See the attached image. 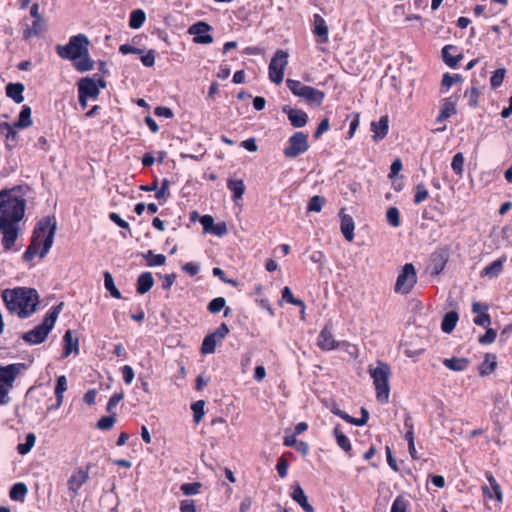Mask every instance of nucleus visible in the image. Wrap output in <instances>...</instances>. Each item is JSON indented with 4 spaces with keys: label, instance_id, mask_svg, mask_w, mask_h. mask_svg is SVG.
<instances>
[{
    "label": "nucleus",
    "instance_id": "nucleus-17",
    "mask_svg": "<svg viewBox=\"0 0 512 512\" xmlns=\"http://www.w3.org/2000/svg\"><path fill=\"white\" fill-rule=\"evenodd\" d=\"M389 119L387 115L382 116L379 121L371 123V131L373 132L374 141L382 140L388 133Z\"/></svg>",
    "mask_w": 512,
    "mask_h": 512
},
{
    "label": "nucleus",
    "instance_id": "nucleus-49",
    "mask_svg": "<svg viewBox=\"0 0 512 512\" xmlns=\"http://www.w3.org/2000/svg\"><path fill=\"white\" fill-rule=\"evenodd\" d=\"M506 70L504 68L497 69L490 78L492 88H498L502 85Z\"/></svg>",
    "mask_w": 512,
    "mask_h": 512
},
{
    "label": "nucleus",
    "instance_id": "nucleus-21",
    "mask_svg": "<svg viewBox=\"0 0 512 512\" xmlns=\"http://www.w3.org/2000/svg\"><path fill=\"white\" fill-rule=\"evenodd\" d=\"M64 341V350L63 357H68L70 354H78L79 353V340L77 337H73V332L71 330H67L63 336Z\"/></svg>",
    "mask_w": 512,
    "mask_h": 512
},
{
    "label": "nucleus",
    "instance_id": "nucleus-46",
    "mask_svg": "<svg viewBox=\"0 0 512 512\" xmlns=\"http://www.w3.org/2000/svg\"><path fill=\"white\" fill-rule=\"evenodd\" d=\"M326 203V199L322 196H313L308 203V211L320 212L323 205Z\"/></svg>",
    "mask_w": 512,
    "mask_h": 512
},
{
    "label": "nucleus",
    "instance_id": "nucleus-54",
    "mask_svg": "<svg viewBox=\"0 0 512 512\" xmlns=\"http://www.w3.org/2000/svg\"><path fill=\"white\" fill-rule=\"evenodd\" d=\"M169 186H170L169 180L166 178L163 179L160 189L156 190L155 197L159 200L160 199L166 200L170 196Z\"/></svg>",
    "mask_w": 512,
    "mask_h": 512
},
{
    "label": "nucleus",
    "instance_id": "nucleus-63",
    "mask_svg": "<svg viewBox=\"0 0 512 512\" xmlns=\"http://www.w3.org/2000/svg\"><path fill=\"white\" fill-rule=\"evenodd\" d=\"M109 219L123 229H129V223L122 219L119 214L112 212L109 214Z\"/></svg>",
    "mask_w": 512,
    "mask_h": 512
},
{
    "label": "nucleus",
    "instance_id": "nucleus-11",
    "mask_svg": "<svg viewBox=\"0 0 512 512\" xmlns=\"http://www.w3.org/2000/svg\"><path fill=\"white\" fill-rule=\"evenodd\" d=\"M229 333V328L226 323H222L214 332L205 336L201 352L203 354H211L215 351L216 346L222 342V340Z\"/></svg>",
    "mask_w": 512,
    "mask_h": 512
},
{
    "label": "nucleus",
    "instance_id": "nucleus-52",
    "mask_svg": "<svg viewBox=\"0 0 512 512\" xmlns=\"http://www.w3.org/2000/svg\"><path fill=\"white\" fill-rule=\"evenodd\" d=\"M429 196L428 190L425 188L424 184L421 182L416 186V193L414 195V203L420 204L425 201Z\"/></svg>",
    "mask_w": 512,
    "mask_h": 512
},
{
    "label": "nucleus",
    "instance_id": "nucleus-3",
    "mask_svg": "<svg viewBox=\"0 0 512 512\" xmlns=\"http://www.w3.org/2000/svg\"><path fill=\"white\" fill-rule=\"evenodd\" d=\"M2 299L6 308L22 319L35 313L39 304L38 292L28 287L5 289L2 291Z\"/></svg>",
    "mask_w": 512,
    "mask_h": 512
},
{
    "label": "nucleus",
    "instance_id": "nucleus-29",
    "mask_svg": "<svg viewBox=\"0 0 512 512\" xmlns=\"http://www.w3.org/2000/svg\"><path fill=\"white\" fill-rule=\"evenodd\" d=\"M15 124L11 125L7 122H3L0 124L1 133H5L7 146L12 147L18 140V134L16 131Z\"/></svg>",
    "mask_w": 512,
    "mask_h": 512
},
{
    "label": "nucleus",
    "instance_id": "nucleus-12",
    "mask_svg": "<svg viewBox=\"0 0 512 512\" xmlns=\"http://www.w3.org/2000/svg\"><path fill=\"white\" fill-rule=\"evenodd\" d=\"M211 26L206 22L199 21L189 27L188 33L194 35L193 41L197 44H210L213 42V36L208 34Z\"/></svg>",
    "mask_w": 512,
    "mask_h": 512
},
{
    "label": "nucleus",
    "instance_id": "nucleus-36",
    "mask_svg": "<svg viewBox=\"0 0 512 512\" xmlns=\"http://www.w3.org/2000/svg\"><path fill=\"white\" fill-rule=\"evenodd\" d=\"M104 286L109 291L112 297L120 299L121 293L114 283L113 276L110 272H104Z\"/></svg>",
    "mask_w": 512,
    "mask_h": 512
},
{
    "label": "nucleus",
    "instance_id": "nucleus-60",
    "mask_svg": "<svg viewBox=\"0 0 512 512\" xmlns=\"http://www.w3.org/2000/svg\"><path fill=\"white\" fill-rule=\"evenodd\" d=\"M276 469L281 478H284L287 476L288 462L284 456H281L279 458Z\"/></svg>",
    "mask_w": 512,
    "mask_h": 512
},
{
    "label": "nucleus",
    "instance_id": "nucleus-25",
    "mask_svg": "<svg viewBox=\"0 0 512 512\" xmlns=\"http://www.w3.org/2000/svg\"><path fill=\"white\" fill-rule=\"evenodd\" d=\"M505 261H506L505 258H500V259L493 261L492 263L487 265L481 271V276H483V277L485 276V277H489V278H495V277L499 276L501 274V272L503 271V266H504Z\"/></svg>",
    "mask_w": 512,
    "mask_h": 512
},
{
    "label": "nucleus",
    "instance_id": "nucleus-15",
    "mask_svg": "<svg viewBox=\"0 0 512 512\" xmlns=\"http://www.w3.org/2000/svg\"><path fill=\"white\" fill-rule=\"evenodd\" d=\"M282 111L287 115L291 125L295 128L304 127L308 122V115L302 110L284 106Z\"/></svg>",
    "mask_w": 512,
    "mask_h": 512
},
{
    "label": "nucleus",
    "instance_id": "nucleus-62",
    "mask_svg": "<svg viewBox=\"0 0 512 512\" xmlns=\"http://www.w3.org/2000/svg\"><path fill=\"white\" fill-rule=\"evenodd\" d=\"M141 62L146 67H152L155 64V51L149 50L141 57Z\"/></svg>",
    "mask_w": 512,
    "mask_h": 512
},
{
    "label": "nucleus",
    "instance_id": "nucleus-18",
    "mask_svg": "<svg viewBox=\"0 0 512 512\" xmlns=\"http://www.w3.org/2000/svg\"><path fill=\"white\" fill-rule=\"evenodd\" d=\"M340 218H341V232L344 238L351 242L354 239V229L355 223L353 218L350 215L344 214V209L340 210Z\"/></svg>",
    "mask_w": 512,
    "mask_h": 512
},
{
    "label": "nucleus",
    "instance_id": "nucleus-58",
    "mask_svg": "<svg viewBox=\"0 0 512 512\" xmlns=\"http://www.w3.org/2000/svg\"><path fill=\"white\" fill-rule=\"evenodd\" d=\"M210 233L216 236H224L228 233V228L225 222H219L217 224L214 223Z\"/></svg>",
    "mask_w": 512,
    "mask_h": 512
},
{
    "label": "nucleus",
    "instance_id": "nucleus-50",
    "mask_svg": "<svg viewBox=\"0 0 512 512\" xmlns=\"http://www.w3.org/2000/svg\"><path fill=\"white\" fill-rule=\"evenodd\" d=\"M202 487V484L200 482H194V483H184L181 485L180 489L181 491L187 495H195L200 492V489Z\"/></svg>",
    "mask_w": 512,
    "mask_h": 512
},
{
    "label": "nucleus",
    "instance_id": "nucleus-53",
    "mask_svg": "<svg viewBox=\"0 0 512 512\" xmlns=\"http://www.w3.org/2000/svg\"><path fill=\"white\" fill-rule=\"evenodd\" d=\"M123 398H124L123 392H117V393L113 394L108 401V404L106 406V411L109 414L115 413L114 410H115L116 406L118 405V403L120 401L123 400Z\"/></svg>",
    "mask_w": 512,
    "mask_h": 512
},
{
    "label": "nucleus",
    "instance_id": "nucleus-26",
    "mask_svg": "<svg viewBox=\"0 0 512 512\" xmlns=\"http://www.w3.org/2000/svg\"><path fill=\"white\" fill-rule=\"evenodd\" d=\"M227 188L232 192L235 203L243 197L246 189L244 181L241 179H228Z\"/></svg>",
    "mask_w": 512,
    "mask_h": 512
},
{
    "label": "nucleus",
    "instance_id": "nucleus-47",
    "mask_svg": "<svg viewBox=\"0 0 512 512\" xmlns=\"http://www.w3.org/2000/svg\"><path fill=\"white\" fill-rule=\"evenodd\" d=\"M204 406H205V402L203 400L196 401L191 406V408L193 410L194 421L197 424L202 420V418L204 416Z\"/></svg>",
    "mask_w": 512,
    "mask_h": 512
},
{
    "label": "nucleus",
    "instance_id": "nucleus-48",
    "mask_svg": "<svg viewBox=\"0 0 512 512\" xmlns=\"http://www.w3.org/2000/svg\"><path fill=\"white\" fill-rule=\"evenodd\" d=\"M480 95V91L477 87L474 85L471 87L470 90H467L464 94L466 98H468V104L470 107H477L478 106V98Z\"/></svg>",
    "mask_w": 512,
    "mask_h": 512
},
{
    "label": "nucleus",
    "instance_id": "nucleus-33",
    "mask_svg": "<svg viewBox=\"0 0 512 512\" xmlns=\"http://www.w3.org/2000/svg\"><path fill=\"white\" fill-rule=\"evenodd\" d=\"M27 492L28 488L26 484L23 482H18L11 487L9 496L14 501H23Z\"/></svg>",
    "mask_w": 512,
    "mask_h": 512
},
{
    "label": "nucleus",
    "instance_id": "nucleus-27",
    "mask_svg": "<svg viewBox=\"0 0 512 512\" xmlns=\"http://www.w3.org/2000/svg\"><path fill=\"white\" fill-rule=\"evenodd\" d=\"M454 114H456V104L451 100V98H447L441 105L440 113L435 122H444Z\"/></svg>",
    "mask_w": 512,
    "mask_h": 512
},
{
    "label": "nucleus",
    "instance_id": "nucleus-44",
    "mask_svg": "<svg viewBox=\"0 0 512 512\" xmlns=\"http://www.w3.org/2000/svg\"><path fill=\"white\" fill-rule=\"evenodd\" d=\"M451 167L455 174L461 176L463 174L464 156L461 152L456 153L452 159Z\"/></svg>",
    "mask_w": 512,
    "mask_h": 512
},
{
    "label": "nucleus",
    "instance_id": "nucleus-16",
    "mask_svg": "<svg viewBox=\"0 0 512 512\" xmlns=\"http://www.w3.org/2000/svg\"><path fill=\"white\" fill-rule=\"evenodd\" d=\"M99 93V86L94 79L85 77L78 82V94H82L87 98L96 99L99 96Z\"/></svg>",
    "mask_w": 512,
    "mask_h": 512
},
{
    "label": "nucleus",
    "instance_id": "nucleus-1",
    "mask_svg": "<svg viewBox=\"0 0 512 512\" xmlns=\"http://www.w3.org/2000/svg\"><path fill=\"white\" fill-rule=\"evenodd\" d=\"M26 201L10 191H0V233L4 250H11L20 232L19 223L25 214Z\"/></svg>",
    "mask_w": 512,
    "mask_h": 512
},
{
    "label": "nucleus",
    "instance_id": "nucleus-23",
    "mask_svg": "<svg viewBox=\"0 0 512 512\" xmlns=\"http://www.w3.org/2000/svg\"><path fill=\"white\" fill-rule=\"evenodd\" d=\"M154 285V279L151 272H143L138 276L136 291L139 294L147 293Z\"/></svg>",
    "mask_w": 512,
    "mask_h": 512
},
{
    "label": "nucleus",
    "instance_id": "nucleus-9",
    "mask_svg": "<svg viewBox=\"0 0 512 512\" xmlns=\"http://www.w3.org/2000/svg\"><path fill=\"white\" fill-rule=\"evenodd\" d=\"M289 145L284 148L283 154L287 158H296L309 149L308 135L304 132H295L288 140Z\"/></svg>",
    "mask_w": 512,
    "mask_h": 512
},
{
    "label": "nucleus",
    "instance_id": "nucleus-45",
    "mask_svg": "<svg viewBox=\"0 0 512 512\" xmlns=\"http://www.w3.org/2000/svg\"><path fill=\"white\" fill-rule=\"evenodd\" d=\"M461 81H462V76L460 74H452L451 75L449 73H445L443 75L441 85H442V88H446L448 90L453 84L459 83Z\"/></svg>",
    "mask_w": 512,
    "mask_h": 512
},
{
    "label": "nucleus",
    "instance_id": "nucleus-30",
    "mask_svg": "<svg viewBox=\"0 0 512 512\" xmlns=\"http://www.w3.org/2000/svg\"><path fill=\"white\" fill-rule=\"evenodd\" d=\"M32 111L31 108L27 105H24L22 107V110L20 111L18 120L14 123L15 127L19 129L28 128L32 125V117H31Z\"/></svg>",
    "mask_w": 512,
    "mask_h": 512
},
{
    "label": "nucleus",
    "instance_id": "nucleus-38",
    "mask_svg": "<svg viewBox=\"0 0 512 512\" xmlns=\"http://www.w3.org/2000/svg\"><path fill=\"white\" fill-rule=\"evenodd\" d=\"M36 436L33 433H28L26 435L25 443H21L17 446V451L21 455L27 454L35 445Z\"/></svg>",
    "mask_w": 512,
    "mask_h": 512
},
{
    "label": "nucleus",
    "instance_id": "nucleus-28",
    "mask_svg": "<svg viewBox=\"0 0 512 512\" xmlns=\"http://www.w3.org/2000/svg\"><path fill=\"white\" fill-rule=\"evenodd\" d=\"M24 89L25 88L22 83H9L6 86V95L13 99L16 103L20 104L24 101Z\"/></svg>",
    "mask_w": 512,
    "mask_h": 512
},
{
    "label": "nucleus",
    "instance_id": "nucleus-8",
    "mask_svg": "<svg viewBox=\"0 0 512 512\" xmlns=\"http://www.w3.org/2000/svg\"><path fill=\"white\" fill-rule=\"evenodd\" d=\"M416 283V269L412 263H406L397 277L395 292L408 294L411 292Z\"/></svg>",
    "mask_w": 512,
    "mask_h": 512
},
{
    "label": "nucleus",
    "instance_id": "nucleus-6",
    "mask_svg": "<svg viewBox=\"0 0 512 512\" xmlns=\"http://www.w3.org/2000/svg\"><path fill=\"white\" fill-rule=\"evenodd\" d=\"M368 372L373 379L378 402L387 403L390 395V366L384 362L378 361L376 367L372 365L369 366Z\"/></svg>",
    "mask_w": 512,
    "mask_h": 512
},
{
    "label": "nucleus",
    "instance_id": "nucleus-51",
    "mask_svg": "<svg viewBox=\"0 0 512 512\" xmlns=\"http://www.w3.org/2000/svg\"><path fill=\"white\" fill-rule=\"evenodd\" d=\"M226 305V300L223 297L214 298L208 304V311L216 314L219 313Z\"/></svg>",
    "mask_w": 512,
    "mask_h": 512
},
{
    "label": "nucleus",
    "instance_id": "nucleus-13",
    "mask_svg": "<svg viewBox=\"0 0 512 512\" xmlns=\"http://www.w3.org/2000/svg\"><path fill=\"white\" fill-rule=\"evenodd\" d=\"M89 468H90V465H88L85 470L78 469L68 479V489H69L72 497H76L78 495V490L80 489V487L88 481Z\"/></svg>",
    "mask_w": 512,
    "mask_h": 512
},
{
    "label": "nucleus",
    "instance_id": "nucleus-20",
    "mask_svg": "<svg viewBox=\"0 0 512 512\" xmlns=\"http://www.w3.org/2000/svg\"><path fill=\"white\" fill-rule=\"evenodd\" d=\"M318 346L322 350H333L338 346V343L335 341L333 334L328 326H325L318 337Z\"/></svg>",
    "mask_w": 512,
    "mask_h": 512
},
{
    "label": "nucleus",
    "instance_id": "nucleus-61",
    "mask_svg": "<svg viewBox=\"0 0 512 512\" xmlns=\"http://www.w3.org/2000/svg\"><path fill=\"white\" fill-rule=\"evenodd\" d=\"M200 223L203 226V230L205 233H210L213 225H214V219L211 215H204L200 219Z\"/></svg>",
    "mask_w": 512,
    "mask_h": 512
},
{
    "label": "nucleus",
    "instance_id": "nucleus-22",
    "mask_svg": "<svg viewBox=\"0 0 512 512\" xmlns=\"http://www.w3.org/2000/svg\"><path fill=\"white\" fill-rule=\"evenodd\" d=\"M291 497L305 512H315L313 506L308 502L307 496L300 485H295L293 487Z\"/></svg>",
    "mask_w": 512,
    "mask_h": 512
},
{
    "label": "nucleus",
    "instance_id": "nucleus-41",
    "mask_svg": "<svg viewBox=\"0 0 512 512\" xmlns=\"http://www.w3.org/2000/svg\"><path fill=\"white\" fill-rule=\"evenodd\" d=\"M67 390V379L64 375H61L57 378L56 387H55V395L56 398H59V402L63 403L64 392Z\"/></svg>",
    "mask_w": 512,
    "mask_h": 512
},
{
    "label": "nucleus",
    "instance_id": "nucleus-14",
    "mask_svg": "<svg viewBox=\"0 0 512 512\" xmlns=\"http://www.w3.org/2000/svg\"><path fill=\"white\" fill-rule=\"evenodd\" d=\"M23 368L24 364H10L7 366H0V383L6 385L9 388H12L13 382Z\"/></svg>",
    "mask_w": 512,
    "mask_h": 512
},
{
    "label": "nucleus",
    "instance_id": "nucleus-40",
    "mask_svg": "<svg viewBox=\"0 0 512 512\" xmlns=\"http://www.w3.org/2000/svg\"><path fill=\"white\" fill-rule=\"evenodd\" d=\"M386 220L392 227L400 226V213L397 207H389L386 212Z\"/></svg>",
    "mask_w": 512,
    "mask_h": 512
},
{
    "label": "nucleus",
    "instance_id": "nucleus-7",
    "mask_svg": "<svg viewBox=\"0 0 512 512\" xmlns=\"http://www.w3.org/2000/svg\"><path fill=\"white\" fill-rule=\"evenodd\" d=\"M287 87L289 90L298 97H302L307 100L311 104H315L320 106L324 100L325 94L324 92L311 87L304 85L298 80L287 79L286 80Z\"/></svg>",
    "mask_w": 512,
    "mask_h": 512
},
{
    "label": "nucleus",
    "instance_id": "nucleus-32",
    "mask_svg": "<svg viewBox=\"0 0 512 512\" xmlns=\"http://www.w3.org/2000/svg\"><path fill=\"white\" fill-rule=\"evenodd\" d=\"M468 359L452 357L450 359H444L443 364L450 370L453 371H464L468 366Z\"/></svg>",
    "mask_w": 512,
    "mask_h": 512
},
{
    "label": "nucleus",
    "instance_id": "nucleus-31",
    "mask_svg": "<svg viewBox=\"0 0 512 512\" xmlns=\"http://www.w3.org/2000/svg\"><path fill=\"white\" fill-rule=\"evenodd\" d=\"M458 313L455 311H449L445 314L442 323H441V329L445 333H451L458 321Z\"/></svg>",
    "mask_w": 512,
    "mask_h": 512
},
{
    "label": "nucleus",
    "instance_id": "nucleus-2",
    "mask_svg": "<svg viewBox=\"0 0 512 512\" xmlns=\"http://www.w3.org/2000/svg\"><path fill=\"white\" fill-rule=\"evenodd\" d=\"M57 229V222L54 216H45L35 225L31 243L23 254L25 261H32L36 254L44 258L51 249Z\"/></svg>",
    "mask_w": 512,
    "mask_h": 512
},
{
    "label": "nucleus",
    "instance_id": "nucleus-19",
    "mask_svg": "<svg viewBox=\"0 0 512 512\" xmlns=\"http://www.w3.org/2000/svg\"><path fill=\"white\" fill-rule=\"evenodd\" d=\"M313 25V32L319 37V42L327 43L329 29L324 18L319 14H315L313 17Z\"/></svg>",
    "mask_w": 512,
    "mask_h": 512
},
{
    "label": "nucleus",
    "instance_id": "nucleus-56",
    "mask_svg": "<svg viewBox=\"0 0 512 512\" xmlns=\"http://www.w3.org/2000/svg\"><path fill=\"white\" fill-rule=\"evenodd\" d=\"M496 332L492 328H487L484 335L479 338V343L483 345L491 344L496 339Z\"/></svg>",
    "mask_w": 512,
    "mask_h": 512
},
{
    "label": "nucleus",
    "instance_id": "nucleus-57",
    "mask_svg": "<svg viewBox=\"0 0 512 512\" xmlns=\"http://www.w3.org/2000/svg\"><path fill=\"white\" fill-rule=\"evenodd\" d=\"M404 425L408 429L404 436L405 440H407L408 444L414 443L413 424L410 416L405 417Z\"/></svg>",
    "mask_w": 512,
    "mask_h": 512
},
{
    "label": "nucleus",
    "instance_id": "nucleus-55",
    "mask_svg": "<svg viewBox=\"0 0 512 512\" xmlns=\"http://www.w3.org/2000/svg\"><path fill=\"white\" fill-rule=\"evenodd\" d=\"M447 259L443 255H439L433 260L432 274L441 273L446 265Z\"/></svg>",
    "mask_w": 512,
    "mask_h": 512
},
{
    "label": "nucleus",
    "instance_id": "nucleus-10",
    "mask_svg": "<svg viewBox=\"0 0 512 512\" xmlns=\"http://www.w3.org/2000/svg\"><path fill=\"white\" fill-rule=\"evenodd\" d=\"M288 64V53L277 50L269 64V78L275 84H280L284 78V70Z\"/></svg>",
    "mask_w": 512,
    "mask_h": 512
},
{
    "label": "nucleus",
    "instance_id": "nucleus-24",
    "mask_svg": "<svg viewBox=\"0 0 512 512\" xmlns=\"http://www.w3.org/2000/svg\"><path fill=\"white\" fill-rule=\"evenodd\" d=\"M497 368V358L495 354L487 353L484 356V360L479 366V374L481 376H487L493 373Z\"/></svg>",
    "mask_w": 512,
    "mask_h": 512
},
{
    "label": "nucleus",
    "instance_id": "nucleus-42",
    "mask_svg": "<svg viewBox=\"0 0 512 512\" xmlns=\"http://www.w3.org/2000/svg\"><path fill=\"white\" fill-rule=\"evenodd\" d=\"M409 501L405 496L399 495L394 500L390 512H407Z\"/></svg>",
    "mask_w": 512,
    "mask_h": 512
},
{
    "label": "nucleus",
    "instance_id": "nucleus-59",
    "mask_svg": "<svg viewBox=\"0 0 512 512\" xmlns=\"http://www.w3.org/2000/svg\"><path fill=\"white\" fill-rule=\"evenodd\" d=\"M122 375L124 382L129 385L132 383L135 373L130 365H125L122 367Z\"/></svg>",
    "mask_w": 512,
    "mask_h": 512
},
{
    "label": "nucleus",
    "instance_id": "nucleus-39",
    "mask_svg": "<svg viewBox=\"0 0 512 512\" xmlns=\"http://www.w3.org/2000/svg\"><path fill=\"white\" fill-rule=\"evenodd\" d=\"M282 298L285 299L288 303L299 306L302 308V313H304L305 303L298 298H295L289 287H284L282 290Z\"/></svg>",
    "mask_w": 512,
    "mask_h": 512
},
{
    "label": "nucleus",
    "instance_id": "nucleus-34",
    "mask_svg": "<svg viewBox=\"0 0 512 512\" xmlns=\"http://www.w3.org/2000/svg\"><path fill=\"white\" fill-rule=\"evenodd\" d=\"M333 433L336 438V442L340 448H342L346 453H350L352 450V446L348 437L340 430L339 425H336Z\"/></svg>",
    "mask_w": 512,
    "mask_h": 512
},
{
    "label": "nucleus",
    "instance_id": "nucleus-5",
    "mask_svg": "<svg viewBox=\"0 0 512 512\" xmlns=\"http://www.w3.org/2000/svg\"><path fill=\"white\" fill-rule=\"evenodd\" d=\"M63 303L54 306L45 316L43 322L36 326L34 329L23 333L21 338L30 345H36L44 342L55 325L60 311L62 310Z\"/></svg>",
    "mask_w": 512,
    "mask_h": 512
},
{
    "label": "nucleus",
    "instance_id": "nucleus-37",
    "mask_svg": "<svg viewBox=\"0 0 512 512\" xmlns=\"http://www.w3.org/2000/svg\"><path fill=\"white\" fill-rule=\"evenodd\" d=\"M143 257L147 260V265L150 267L161 266L166 262V256L163 254H154L152 250L143 254Z\"/></svg>",
    "mask_w": 512,
    "mask_h": 512
},
{
    "label": "nucleus",
    "instance_id": "nucleus-64",
    "mask_svg": "<svg viewBox=\"0 0 512 512\" xmlns=\"http://www.w3.org/2000/svg\"><path fill=\"white\" fill-rule=\"evenodd\" d=\"M181 512H196L195 504L193 500H182L180 502Z\"/></svg>",
    "mask_w": 512,
    "mask_h": 512
},
{
    "label": "nucleus",
    "instance_id": "nucleus-4",
    "mask_svg": "<svg viewBox=\"0 0 512 512\" xmlns=\"http://www.w3.org/2000/svg\"><path fill=\"white\" fill-rule=\"evenodd\" d=\"M90 41L85 34L70 37L66 45H57L56 52L62 59L73 62L75 69L81 73L93 69L94 61L89 55Z\"/></svg>",
    "mask_w": 512,
    "mask_h": 512
},
{
    "label": "nucleus",
    "instance_id": "nucleus-43",
    "mask_svg": "<svg viewBox=\"0 0 512 512\" xmlns=\"http://www.w3.org/2000/svg\"><path fill=\"white\" fill-rule=\"evenodd\" d=\"M116 423V415L115 413L110 414L109 416H104L100 418L97 422V428L100 430H109Z\"/></svg>",
    "mask_w": 512,
    "mask_h": 512
},
{
    "label": "nucleus",
    "instance_id": "nucleus-35",
    "mask_svg": "<svg viewBox=\"0 0 512 512\" xmlns=\"http://www.w3.org/2000/svg\"><path fill=\"white\" fill-rule=\"evenodd\" d=\"M146 20V14L142 9L133 10L130 14L129 26L132 29H139Z\"/></svg>",
    "mask_w": 512,
    "mask_h": 512
}]
</instances>
